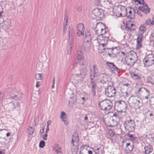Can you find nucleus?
<instances>
[{"label":"nucleus","instance_id":"nucleus-51","mask_svg":"<svg viewBox=\"0 0 154 154\" xmlns=\"http://www.w3.org/2000/svg\"><path fill=\"white\" fill-rule=\"evenodd\" d=\"M67 29V26H66L63 25V33H64L66 32V31Z\"/></svg>","mask_w":154,"mask_h":154},{"label":"nucleus","instance_id":"nucleus-7","mask_svg":"<svg viewBox=\"0 0 154 154\" xmlns=\"http://www.w3.org/2000/svg\"><path fill=\"white\" fill-rule=\"evenodd\" d=\"M112 103L108 100L102 101L99 104V108L102 110H109L112 108Z\"/></svg>","mask_w":154,"mask_h":154},{"label":"nucleus","instance_id":"nucleus-35","mask_svg":"<svg viewBox=\"0 0 154 154\" xmlns=\"http://www.w3.org/2000/svg\"><path fill=\"white\" fill-rule=\"evenodd\" d=\"M91 43H89L86 45L85 47V50L87 52H89L91 49Z\"/></svg>","mask_w":154,"mask_h":154},{"label":"nucleus","instance_id":"nucleus-44","mask_svg":"<svg viewBox=\"0 0 154 154\" xmlns=\"http://www.w3.org/2000/svg\"><path fill=\"white\" fill-rule=\"evenodd\" d=\"M146 24L147 25H152L151 21L150 19H147L145 22Z\"/></svg>","mask_w":154,"mask_h":154},{"label":"nucleus","instance_id":"nucleus-45","mask_svg":"<svg viewBox=\"0 0 154 154\" xmlns=\"http://www.w3.org/2000/svg\"><path fill=\"white\" fill-rule=\"evenodd\" d=\"M142 47V42H137L136 48L137 49H139Z\"/></svg>","mask_w":154,"mask_h":154},{"label":"nucleus","instance_id":"nucleus-30","mask_svg":"<svg viewBox=\"0 0 154 154\" xmlns=\"http://www.w3.org/2000/svg\"><path fill=\"white\" fill-rule=\"evenodd\" d=\"M106 64L110 68L114 69V70H118L119 69L114 64L112 63L107 62Z\"/></svg>","mask_w":154,"mask_h":154},{"label":"nucleus","instance_id":"nucleus-58","mask_svg":"<svg viewBox=\"0 0 154 154\" xmlns=\"http://www.w3.org/2000/svg\"><path fill=\"white\" fill-rule=\"evenodd\" d=\"M3 38L1 37H0V44H3Z\"/></svg>","mask_w":154,"mask_h":154},{"label":"nucleus","instance_id":"nucleus-19","mask_svg":"<svg viewBox=\"0 0 154 154\" xmlns=\"http://www.w3.org/2000/svg\"><path fill=\"white\" fill-rule=\"evenodd\" d=\"M83 36L84 41L85 42L91 43V34L88 31H86Z\"/></svg>","mask_w":154,"mask_h":154},{"label":"nucleus","instance_id":"nucleus-32","mask_svg":"<svg viewBox=\"0 0 154 154\" xmlns=\"http://www.w3.org/2000/svg\"><path fill=\"white\" fill-rule=\"evenodd\" d=\"M121 87L122 88H125L127 89L128 88L130 87V85L128 83H125L124 82H122L120 84Z\"/></svg>","mask_w":154,"mask_h":154},{"label":"nucleus","instance_id":"nucleus-39","mask_svg":"<svg viewBox=\"0 0 154 154\" xmlns=\"http://www.w3.org/2000/svg\"><path fill=\"white\" fill-rule=\"evenodd\" d=\"M12 98L13 99L16 100H20L21 99V94H19L18 95H15L13 96H12Z\"/></svg>","mask_w":154,"mask_h":154},{"label":"nucleus","instance_id":"nucleus-6","mask_svg":"<svg viewBox=\"0 0 154 154\" xmlns=\"http://www.w3.org/2000/svg\"><path fill=\"white\" fill-rule=\"evenodd\" d=\"M105 25L101 23H97L94 29L95 33L97 36L103 35L106 33Z\"/></svg>","mask_w":154,"mask_h":154},{"label":"nucleus","instance_id":"nucleus-48","mask_svg":"<svg viewBox=\"0 0 154 154\" xmlns=\"http://www.w3.org/2000/svg\"><path fill=\"white\" fill-rule=\"evenodd\" d=\"M56 152L57 154H62L61 149L60 148H58L56 150Z\"/></svg>","mask_w":154,"mask_h":154},{"label":"nucleus","instance_id":"nucleus-46","mask_svg":"<svg viewBox=\"0 0 154 154\" xmlns=\"http://www.w3.org/2000/svg\"><path fill=\"white\" fill-rule=\"evenodd\" d=\"M151 36V38L154 41V29L152 30Z\"/></svg>","mask_w":154,"mask_h":154},{"label":"nucleus","instance_id":"nucleus-12","mask_svg":"<svg viewBox=\"0 0 154 154\" xmlns=\"http://www.w3.org/2000/svg\"><path fill=\"white\" fill-rule=\"evenodd\" d=\"M132 102L136 109H140L143 103L141 99L138 97H134L131 98Z\"/></svg>","mask_w":154,"mask_h":154},{"label":"nucleus","instance_id":"nucleus-50","mask_svg":"<svg viewBox=\"0 0 154 154\" xmlns=\"http://www.w3.org/2000/svg\"><path fill=\"white\" fill-rule=\"evenodd\" d=\"M48 136L47 133H45V134L43 136L42 138L44 140H46L47 139V137Z\"/></svg>","mask_w":154,"mask_h":154},{"label":"nucleus","instance_id":"nucleus-8","mask_svg":"<svg viewBox=\"0 0 154 154\" xmlns=\"http://www.w3.org/2000/svg\"><path fill=\"white\" fill-rule=\"evenodd\" d=\"M126 107V104L123 101H118L115 103L114 108L117 111L119 112L125 111Z\"/></svg>","mask_w":154,"mask_h":154},{"label":"nucleus","instance_id":"nucleus-53","mask_svg":"<svg viewBox=\"0 0 154 154\" xmlns=\"http://www.w3.org/2000/svg\"><path fill=\"white\" fill-rule=\"evenodd\" d=\"M72 28H70V27H69V34H68V35H69V37H70V33H72Z\"/></svg>","mask_w":154,"mask_h":154},{"label":"nucleus","instance_id":"nucleus-17","mask_svg":"<svg viewBox=\"0 0 154 154\" xmlns=\"http://www.w3.org/2000/svg\"><path fill=\"white\" fill-rule=\"evenodd\" d=\"M91 149H93V148L86 145L82 146L80 148V154H87L88 153V151H90Z\"/></svg>","mask_w":154,"mask_h":154},{"label":"nucleus","instance_id":"nucleus-43","mask_svg":"<svg viewBox=\"0 0 154 154\" xmlns=\"http://www.w3.org/2000/svg\"><path fill=\"white\" fill-rule=\"evenodd\" d=\"M128 137L131 138L130 140H135L136 138L134 136V135L130 134H128Z\"/></svg>","mask_w":154,"mask_h":154},{"label":"nucleus","instance_id":"nucleus-20","mask_svg":"<svg viewBox=\"0 0 154 154\" xmlns=\"http://www.w3.org/2000/svg\"><path fill=\"white\" fill-rule=\"evenodd\" d=\"M77 34L79 36L83 35L85 28L84 25L82 23H79L77 26Z\"/></svg>","mask_w":154,"mask_h":154},{"label":"nucleus","instance_id":"nucleus-27","mask_svg":"<svg viewBox=\"0 0 154 154\" xmlns=\"http://www.w3.org/2000/svg\"><path fill=\"white\" fill-rule=\"evenodd\" d=\"M119 10H120L122 13V16H124L126 15L127 13V9L124 6L121 5H119Z\"/></svg>","mask_w":154,"mask_h":154},{"label":"nucleus","instance_id":"nucleus-62","mask_svg":"<svg viewBox=\"0 0 154 154\" xmlns=\"http://www.w3.org/2000/svg\"><path fill=\"white\" fill-rule=\"evenodd\" d=\"M49 127L48 126H47V128L46 129V131H45V133H47V132L49 131Z\"/></svg>","mask_w":154,"mask_h":154},{"label":"nucleus","instance_id":"nucleus-29","mask_svg":"<svg viewBox=\"0 0 154 154\" xmlns=\"http://www.w3.org/2000/svg\"><path fill=\"white\" fill-rule=\"evenodd\" d=\"M146 30V26L143 25H141L139 28V33L140 34L143 35Z\"/></svg>","mask_w":154,"mask_h":154},{"label":"nucleus","instance_id":"nucleus-10","mask_svg":"<svg viewBox=\"0 0 154 154\" xmlns=\"http://www.w3.org/2000/svg\"><path fill=\"white\" fill-rule=\"evenodd\" d=\"M144 64L147 66H149L154 63V56L152 54H148L143 60Z\"/></svg>","mask_w":154,"mask_h":154},{"label":"nucleus","instance_id":"nucleus-11","mask_svg":"<svg viewBox=\"0 0 154 154\" xmlns=\"http://www.w3.org/2000/svg\"><path fill=\"white\" fill-rule=\"evenodd\" d=\"M97 79L102 84L106 83L110 80L109 76L104 73H100L97 75Z\"/></svg>","mask_w":154,"mask_h":154},{"label":"nucleus","instance_id":"nucleus-21","mask_svg":"<svg viewBox=\"0 0 154 154\" xmlns=\"http://www.w3.org/2000/svg\"><path fill=\"white\" fill-rule=\"evenodd\" d=\"M11 21L8 19H7L4 20L1 24L3 28L5 30H8L10 27L11 26Z\"/></svg>","mask_w":154,"mask_h":154},{"label":"nucleus","instance_id":"nucleus-38","mask_svg":"<svg viewBox=\"0 0 154 154\" xmlns=\"http://www.w3.org/2000/svg\"><path fill=\"white\" fill-rule=\"evenodd\" d=\"M42 75L41 73H37L35 74V78L37 80H40L42 79Z\"/></svg>","mask_w":154,"mask_h":154},{"label":"nucleus","instance_id":"nucleus-15","mask_svg":"<svg viewBox=\"0 0 154 154\" xmlns=\"http://www.w3.org/2000/svg\"><path fill=\"white\" fill-rule=\"evenodd\" d=\"M87 64H84V65H81L79 66L80 74L79 76L82 79H84L86 76L87 73Z\"/></svg>","mask_w":154,"mask_h":154},{"label":"nucleus","instance_id":"nucleus-31","mask_svg":"<svg viewBox=\"0 0 154 154\" xmlns=\"http://www.w3.org/2000/svg\"><path fill=\"white\" fill-rule=\"evenodd\" d=\"M134 24L131 21H128L126 23V27L128 30H131Z\"/></svg>","mask_w":154,"mask_h":154},{"label":"nucleus","instance_id":"nucleus-3","mask_svg":"<svg viewBox=\"0 0 154 154\" xmlns=\"http://www.w3.org/2000/svg\"><path fill=\"white\" fill-rule=\"evenodd\" d=\"M126 63L129 65H133L137 60L136 53L134 51H131L125 58Z\"/></svg>","mask_w":154,"mask_h":154},{"label":"nucleus","instance_id":"nucleus-60","mask_svg":"<svg viewBox=\"0 0 154 154\" xmlns=\"http://www.w3.org/2000/svg\"><path fill=\"white\" fill-rule=\"evenodd\" d=\"M5 150H0V154H5Z\"/></svg>","mask_w":154,"mask_h":154},{"label":"nucleus","instance_id":"nucleus-14","mask_svg":"<svg viewBox=\"0 0 154 154\" xmlns=\"http://www.w3.org/2000/svg\"><path fill=\"white\" fill-rule=\"evenodd\" d=\"M116 94L115 88L112 86H109L105 90V94L109 97H113Z\"/></svg>","mask_w":154,"mask_h":154},{"label":"nucleus","instance_id":"nucleus-22","mask_svg":"<svg viewBox=\"0 0 154 154\" xmlns=\"http://www.w3.org/2000/svg\"><path fill=\"white\" fill-rule=\"evenodd\" d=\"M60 118L66 125H67L68 124V121L67 116L64 112L63 111L61 112Z\"/></svg>","mask_w":154,"mask_h":154},{"label":"nucleus","instance_id":"nucleus-57","mask_svg":"<svg viewBox=\"0 0 154 154\" xmlns=\"http://www.w3.org/2000/svg\"><path fill=\"white\" fill-rule=\"evenodd\" d=\"M32 105H33L35 106H37L36 101H34V103H33V101H32Z\"/></svg>","mask_w":154,"mask_h":154},{"label":"nucleus","instance_id":"nucleus-16","mask_svg":"<svg viewBox=\"0 0 154 154\" xmlns=\"http://www.w3.org/2000/svg\"><path fill=\"white\" fill-rule=\"evenodd\" d=\"M138 94L146 99H148L149 95V91L144 88H141L138 90Z\"/></svg>","mask_w":154,"mask_h":154},{"label":"nucleus","instance_id":"nucleus-52","mask_svg":"<svg viewBox=\"0 0 154 154\" xmlns=\"http://www.w3.org/2000/svg\"><path fill=\"white\" fill-rule=\"evenodd\" d=\"M3 11L2 9V7L0 6V18H1L2 16V13H3Z\"/></svg>","mask_w":154,"mask_h":154},{"label":"nucleus","instance_id":"nucleus-1","mask_svg":"<svg viewBox=\"0 0 154 154\" xmlns=\"http://www.w3.org/2000/svg\"><path fill=\"white\" fill-rule=\"evenodd\" d=\"M107 38L100 35L98 36L97 38V41L98 44V50L100 53H102L105 52L107 49H109L107 47L108 41Z\"/></svg>","mask_w":154,"mask_h":154},{"label":"nucleus","instance_id":"nucleus-9","mask_svg":"<svg viewBox=\"0 0 154 154\" xmlns=\"http://www.w3.org/2000/svg\"><path fill=\"white\" fill-rule=\"evenodd\" d=\"M135 122L133 120L126 121L124 124L125 129L129 132L134 131L135 130Z\"/></svg>","mask_w":154,"mask_h":154},{"label":"nucleus","instance_id":"nucleus-59","mask_svg":"<svg viewBox=\"0 0 154 154\" xmlns=\"http://www.w3.org/2000/svg\"><path fill=\"white\" fill-rule=\"evenodd\" d=\"M51 123V121L50 120H48L47 122V126H48V127H49V125H50Z\"/></svg>","mask_w":154,"mask_h":154},{"label":"nucleus","instance_id":"nucleus-47","mask_svg":"<svg viewBox=\"0 0 154 154\" xmlns=\"http://www.w3.org/2000/svg\"><path fill=\"white\" fill-rule=\"evenodd\" d=\"M55 77H54L53 78V80L52 81L53 85L52 86V88L53 89H54L55 88L54 84H55Z\"/></svg>","mask_w":154,"mask_h":154},{"label":"nucleus","instance_id":"nucleus-28","mask_svg":"<svg viewBox=\"0 0 154 154\" xmlns=\"http://www.w3.org/2000/svg\"><path fill=\"white\" fill-rule=\"evenodd\" d=\"M97 1L99 2H103L106 8L110 6L111 4L110 0H97Z\"/></svg>","mask_w":154,"mask_h":154},{"label":"nucleus","instance_id":"nucleus-13","mask_svg":"<svg viewBox=\"0 0 154 154\" xmlns=\"http://www.w3.org/2000/svg\"><path fill=\"white\" fill-rule=\"evenodd\" d=\"M79 63V66L84 65V64H87L86 61L84 58L83 56L80 54H78L76 59H75L73 63V65L75 66L77 63Z\"/></svg>","mask_w":154,"mask_h":154},{"label":"nucleus","instance_id":"nucleus-64","mask_svg":"<svg viewBox=\"0 0 154 154\" xmlns=\"http://www.w3.org/2000/svg\"><path fill=\"white\" fill-rule=\"evenodd\" d=\"M44 127L42 128V129L40 130V133L42 134L44 132Z\"/></svg>","mask_w":154,"mask_h":154},{"label":"nucleus","instance_id":"nucleus-24","mask_svg":"<svg viewBox=\"0 0 154 154\" xmlns=\"http://www.w3.org/2000/svg\"><path fill=\"white\" fill-rule=\"evenodd\" d=\"M119 5L117 7H115L113 9V11L114 14L117 17L122 16V13L120 10H119Z\"/></svg>","mask_w":154,"mask_h":154},{"label":"nucleus","instance_id":"nucleus-49","mask_svg":"<svg viewBox=\"0 0 154 154\" xmlns=\"http://www.w3.org/2000/svg\"><path fill=\"white\" fill-rule=\"evenodd\" d=\"M68 22V19L67 18H65L64 19V22L63 23V25L67 26Z\"/></svg>","mask_w":154,"mask_h":154},{"label":"nucleus","instance_id":"nucleus-42","mask_svg":"<svg viewBox=\"0 0 154 154\" xmlns=\"http://www.w3.org/2000/svg\"><path fill=\"white\" fill-rule=\"evenodd\" d=\"M45 146V142L43 140H41L39 144V146L40 148H43Z\"/></svg>","mask_w":154,"mask_h":154},{"label":"nucleus","instance_id":"nucleus-5","mask_svg":"<svg viewBox=\"0 0 154 154\" xmlns=\"http://www.w3.org/2000/svg\"><path fill=\"white\" fill-rule=\"evenodd\" d=\"M134 1L136 4L137 5L139 4L141 5L139 8V9L140 11L146 14L149 13L150 10V8H148L143 0H134Z\"/></svg>","mask_w":154,"mask_h":154},{"label":"nucleus","instance_id":"nucleus-37","mask_svg":"<svg viewBox=\"0 0 154 154\" xmlns=\"http://www.w3.org/2000/svg\"><path fill=\"white\" fill-rule=\"evenodd\" d=\"M12 103V105L14 107L17 108L19 106V103L18 101L13 100Z\"/></svg>","mask_w":154,"mask_h":154},{"label":"nucleus","instance_id":"nucleus-33","mask_svg":"<svg viewBox=\"0 0 154 154\" xmlns=\"http://www.w3.org/2000/svg\"><path fill=\"white\" fill-rule=\"evenodd\" d=\"M91 86L92 91V94L93 96H94L95 95L96 85L95 83L93 81L91 82Z\"/></svg>","mask_w":154,"mask_h":154},{"label":"nucleus","instance_id":"nucleus-55","mask_svg":"<svg viewBox=\"0 0 154 154\" xmlns=\"http://www.w3.org/2000/svg\"><path fill=\"white\" fill-rule=\"evenodd\" d=\"M150 82L151 84L154 85V77L151 79Z\"/></svg>","mask_w":154,"mask_h":154},{"label":"nucleus","instance_id":"nucleus-63","mask_svg":"<svg viewBox=\"0 0 154 154\" xmlns=\"http://www.w3.org/2000/svg\"><path fill=\"white\" fill-rule=\"evenodd\" d=\"M152 25H154V17L152 18L151 20Z\"/></svg>","mask_w":154,"mask_h":154},{"label":"nucleus","instance_id":"nucleus-18","mask_svg":"<svg viewBox=\"0 0 154 154\" xmlns=\"http://www.w3.org/2000/svg\"><path fill=\"white\" fill-rule=\"evenodd\" d=\"M129 141V140L126 139L125 143H126V147L125 150L127 153H129L133 149L134 146L133 143H131Z\"/></svg>","mask_w":154,"mask_h":154},{"label":"nucleus","instance_id":"nucleus-25","mask_svg":"<svg viewBox=\"0 0 154 154\" xmlns=\"http://www.w3.org/2000/svg\"><path fill=\"white\" fill-rule=\"evenodd\" d=\"M79 76V74H76L75 75H72L71 77V80L72 82L75 84H78L79 82V81L78 80V77Z\"/></svg>","mask_w":154,"mask_h":154},{"label":"nucleus","instance_id":"nucleus-26","mask_svg":"<svg viewBox=\"0 0 154 154\" xmlns=\"http://www.w3.org/2000/svg\"><path fill=\"white\" fill-rule=\"evenodd\" d=\"M144 149L145 152L146 154L151 153L153 150L152 146L150 145L146 146L144 147Z\"/></svg>","mask_w":154,"mask_h":154},{"label":"nucleus","instance_id":"nucleus-36","mask_svg":"<svg viewBox=\"0 0 154 154\" xmlns=\"http://www.w3.org/2000/svg\"><path fill=\"white\" fill-rule=\"evenodd\" d=\"M73 45V42H71L70 43L69 47L67 51V54L70 55L71 54L72 52V45Z\"/></svg>","mask_w":154,"mask_h":154},{"label":"nucleus","instance_id":"nucleus-54","mask_svg":"<svg viewBox=\"0 0 154 154\" xmlns=\"http://www.w3.org/2000/svg\"><path fill=\"white\" fill-rule=\"evenodd\" d=\"M40 85V82H36V87L38 88Z\"/></svg>","mask_w":154,"mask_h":154},{"label":"nucleus","instance_id":"nucleus-40","mask_svg":"<svg viewBox=\"0 0 154 154\" xmlns=\"http://www.w3.org/2000/svg\"><path fill=\"white\" fill-rule=\"evenodd\" d=\"M143 38V35L140 34L137 38V42H142Z\"/></svg>","mask_w":154,"mask_h":154},{"label":"nucleus","instance_id":"nucleus-61","mask_svg":"<svg viewBox=\"0 0 154 154\" xmlns=\"http://www.w3.org/2000/svg\"><path fill=\"white\" fill-rule=\"evenodd\" d=\"M136 10V13H137L140 16H142V15L140 13L139 11H138L136 9V10Z\"/></svg>","mask_w":154,"mask_h":154},{"label":"nucleus","instance_id":"nucleus-56","mask_svg":"<svg viewBox=\"0 0 154 154\" xmlns=\"http://www.w3.org/2000/svg\"><path fill=\"white\" fill-rule=\"evenodd\" d=\"M3 97V94L1 93H0V101L2 99Z\"/></svg>","mask_w":154,"mask_h":154},{"label":"nucleus","instance_id":"nucleus-2","mask_svg":"<svg viewBox=\"0 0 154 154\" xmlns=\"http://www.w3.org/2000/svg\"><path fill=\"white\" fill-rule=\"evenodd\" d=\"M79 139L77 134L75 133L72 137L71 150L72 154H77L78 151Z\"/></svg>","mask_w":154,"mask_h":154},{"label":"nucleus","instance_id":"nucleus-41","mask_svg":"<svg viewBox=\"0 0 154 154\" xmlns=\"http://www.w3.org/2000/svg\"><path fill=\"white\" fill-rule=\"evenodd\" d=\"M131 77L134 79H139L141 78L140 77L138 74H133L131 75Z\"/></svg>","mask_w":154,"mask_h":154},{"label":"nucleus","instance_id":"nucleus-23","mask_svg":"<svg viewBox=\"0 0 154 154\" xmlns=\"http://www.w3.org/2000/svg\"><path fill=\"white\" fill-rule=\"evenodd\" d=\"M135 10L133 8H131L129 9L128 13L127 12L126 15L130 19H133L135 17V14L136 13Z\"/></svg>","mask_w":154,"mask_h":154},{"label":"nucleus","instance_id":"nucleus-34","mask_svg":"<svg viewBox=\"0 0 154 154\" xmlns=\"http://www.w3.org/2000/svg\"><path fill=\"white\" fill-rule=\"evenodd\" d=\"M34 129L31 127H29L27 130V133L29 135H32L34 132Z\"/></svg>","mask_w":154,"mask_h":154},{"label":"nucleus","instance_id":"nucleus-4","mask_svg":"<svg viewBox=\"0 0 154 154\" xmlns=\"http://www.w3.org/2000/svg\"><path fill=\"white\" fill-rule=\"evenodd\" d=\"M91 16L93 19L102 20L104 17V11L101 8H95L92 11Z\"/></svg>","mask_w":154,"mask_h":154}]
</instances>
